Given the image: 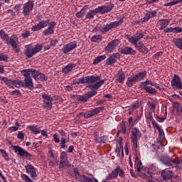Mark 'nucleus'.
Masks as SVG:
<instances>
[{"label":"nucleus","mask_w":182,"mask_h":182,"mask_svg":"<svg viewBox=\"0 0 182 182\" xmlns=\"http://www.w3.org/2000/svg\"><path fill=\"white\" fill-rule=\"evenodd\" d=\"M122 22L123 19L121 18L118 21H114L110 23L106 24L105 27H102L101 28V32H102L103 33H106V32H109L110 29H113L114 28H117V26H120Z\"/></svg>","instance_id":"obj_7"},{"label":"nucleus","mask_w":182,"mask_h":182,"mask_svg":"<svg viewBox=\"0 0 182 182\" xmlns=\"http://www.w3.org/2000/svg\"><path fill=\"white\" fill-rule=\"evenodd\" d=\"M144 35L142 33H137L135 36H132L130 35H127L126 38L128 39L129 42H131L132 45H137V42L143 38Z\"/></svg>","instance_id":"obj_14"},{"label":"nucleus","mask_w":182,"mask_h":182,"mask_svg":"<svg viewBox=\"0 0 182 182\" xmlns=\"http://www.w3.org/2000/svg\"><path fill=\"white\" fill-rule=\"evenodd\" d=\"M76 65L73 63L68 64L67 66L63 68L62 72L65 73V75H68V73H70L72 72L73 68H75Z\"/></svg>","instance_id":"obj_28"},{"label":"nucleus","mask_w":182,"mask_h":182,"mask_svg":"<svg viewBox=\"0 0 182 182\" xmlns=\"http://www.w3.org/2000/svg\"><path fill=\"white\" fill-rule=\"evenodd\" d=\"M0 80H2V82H4L6 85H9V83H12V80L8 79L6 77H0Z\"/></svg>","instance_id":"obj_57"},{"label":"nucleus","mask_w":182,"mask_h":182,"mask_svg":"<svg viewBox=\"0 0 182 182\" xmlns=\"http://www.w3.org/2000/svg\"><path fill=\"white\" fill-rule=\"evenodd\" d=\"M134 76L137 82H141V80H143V79H144L145 76H147V71L144 70L143 72H140L136 74Z\"/></svg>","instance_id":"obj_33"},{"label":"nucleus","mask_w":182,"mask_h":182,"mask_svg":"<svg viewBox=\"0 0 182 182\" xmlns=\"http://www.w3.org/2000/svg\"><path fill=\"white\" fill-rule=\"evenodd\" d=\"M86 14V9H82L79 12L76 14L77 18H83Z\"/></svg>","instance_id":"obj_49"},{"label":"nucleus","mask_w":182,"mask_h":182,"mask_svg":"<svg viewBox=\"0 0 182 182\" xmlns=\"http://www.w3.org/2000/svg\"><path fill=\"white\" fill-rule=\"evenodd\" d=\"M38 80H41V82H46V80H48V76L42 73H40Z\"/></svg>","instance_id":"obj_52"},{"label":"nucleus","mask_w":182,"mask_h":182,"mask_svg":"<svg viewBox=\"0 0 182 182\" xmlns=\"http://www.w3.org/2000/svg\"><path fill=\"white\" fill-rule=\"evenodd\" d=\"M27 174H29L32 180H36L38 175L36 174V168L33 165L28 164L25 166Z\"/></svg>","instance_id":"obj_11"},{"label":"nucleus","mask_w":182,"mask_h":182,"mask_svg":"<svg viewBox=\"0 0 182 182\" xmlns=\"http://www.w3.org/2000/svg\"><path fill=\"white\" fill-rule=\"evenodd\" d=\"M91 41L92 42H100V41H102V36H94L92 37Z\"/></svg>","instance_id":"obj_55"},{"label":"nucleus","mask_w":182,"mask_h":182,"mask_svg":"<svg viewBox=\"0 0 182 182\" xmlns=\"http://www.w3.org/2000/svg\"><path fill=\"white\" fill-rule=\"evenodd\" d=\"M120 58V54L119 53H114L111 55L107 60H106V65L111 66V65H114L117 61L116 59H119Z\"/></svg>","instance_id":"obj_17"},{"label":"nucleus","mask_w":182,"mask_h":182,"mask_svg":"<svg viewBox=\"0 0 182 182\" xmlns=\"http://www.w3.org/2000/svg\"><path fill=\"white\" fill-rule=\"evenodd\" d=\"M171 85L173 89L174 87H176L177 89H178V90H182V81L181 78L178 75H173V77L171 80Z\"/></svg>","instance_id":"obj_9"},{"label":"nucleus","mask_w":182,"mask_h":182,"mask_svg":"<svg viewBox=\"0 0 182 182\" xmlns=\"http://www.w3.org/2000/svg\"><path fill=\"white\" fill-rule=\"evenodd\" d=\"M0 38L3 40L5 41L6 42L8 38H9V36H8V35H6V33H5V31H4V30H0Z\"/></svg>","instance_id":"obj_47"},{"label":"nucleus","mask_w":182,"mask_h":182,"mask_svg":"<svg viewBox=\"0 0 182 182\" xmlns=\"http://www.w3.org/2000/svg\"><path fill=\"white\" fill-rule=\"evenodd\" d=\"M120 43V41L119 39H115L109 42L107 46H117Z\"/></svg>","instance_id":"obj_51"},{"label":"nucleus","mask_w":182,"mask_h":182,"mask_svg":"<svg viewBox=\"0 0 182 182\" xmlns=\"http://www.w3.org/2000/svg\"><path fill=\"white\" fill-rule=\"evenodd\" d=\"M27 128L33 134H39L41 133V130L38 129V125L36 124L28 125Z\"/></svg>","instance_id":"obj_29"},{"label":"nucleus","mask_w":182,"mask_h":182,"mask_svg":"<svg viewBox=\"0 0 182 182\" xmlns=\"http://www.w3.org/2000/svg\"><path fill=\"white\" fill-rule=\"evenodd\" d=\"M0 62H8V55L0 53Z\"/></svg>","instance_id":"obj_56"},{"label":"nucleus","mask_w":182,"mask_h":182,"mask_svg":"<svg viewBox=\"0 0 182 182\" xmlns=\"http://www.w3.org/2000/svg\"><path fill=\"white\" fill-rule=\"evenodd\" d=\"M160 161L166 167H173V159L168 156H164Z\"/></svg>","instance_id":"obj_20"},{"label":"nucleus","mask_w":182,"mask_h":182,"mask_svg":"<svg viewBox=\"0 0 182 182\" xmlns=\"http://www.w3.org/2000/svg\"><path fill=\"white\" fill-rule=\"evenodd\" d=\"M136 49L141 53H149V48H147L146 46H136Z\"/></svg>","instance_id":"obj_44"},{"label":"nucleus","mask_w":182,"mask_h":182,"mask_svg":"<svg viewBox=\"0 0 182 182\" xmlns=\"http://www.w3.org/2000/svg\"><path fill=\"white\" fill-rule=\"evenodd\" d=\"M11 85H14L15 87L19 89L21 87H23V81L19 80H11Z\"/></svg>","instance_id":"obj_36"},{"label":"nucleus","mask_w":182,"mask_h":182,"mask_svg":"<svg viewBox=\"0 0 182 182\" xmlns=\"http://www.w3.org/2000/svg\"><path fill=\"white\" fill-rule=\"evenodd\" d=\"M69 160L68 154L65 151H62L60 155V161Z\"/></svg>","instance_id":"obj_46"},{"label":"nucleus","mask_w":182,"mask_h":182,"mask_svg":"<svg viewBox=\"0 0 182 182\" xmlns=\"http://www.w3.org/2000/svg\"><path fill=\"white\" fill-rule=\"evenodd\" d=\"M31 73H32V68L24 69L21 71V75H22V76H24L25 79L31 78Z\"/></svg>","instance_id":"obj_34"},{"label":"nucleus","mask_w":182,"mask_h":182,"mask_svg":"<svg viewBox=\"0 0 182 182\" xmlns=\"http://www.w3.org/2000/svg\"><path fill=\"white\" fill-rule=\"evenodd\" d=\"M55 26H56V23L55 21H52L48 24V27L46 29L43 33L45 36H48V35H52L55 29Z\"/></svg>","instance_id":"obj_19"},{"label":"nucleus","mask_w":182,"mask_h":182,"mask_svg":"<svg viewBox=\"0 0 182 182\" xmlns=\"http://www.w3.org/2000/svg\"><path fill=\"white\" fill-rule=\"evenodd\" d=\"M0 152L1 153L2 157L6 160V161H9V156H8V154L5 151L4 149H0Z\"/></svg>","instance_id":"obj_54"},{"label":"nucleus","mask_w":182,"mask_h":182,"mask_svg":"<svg viewBox=\"0 0 182 182\" xmlns=\"http://www.w3.org/2000/svg\"><path fill=\"white\" fill-rule=\"evenodd\" d=\"M49 166L51 167L55 166V164H58V161H56V158L55 159H49Z\"/></svg>","instance_id":"obj_59"},{"label":"nucleus","mask_w":182,"mask_h":182,"mask_svg":"<svg viewBox=\"0 0 182 182\" xmlns=\"http://www.w3.org/2000/svg\"><path fill=\"white\" fill-rule=\"evenodd\" d=\"M80 114H82V116H84L85 119H90V117H93V116H95L93 114V111H92V110H90L85 113H80Z\"/></svg>","instance_id":"obj_40"},{"label":"nucleus","mask_w":182,"mask_h":182,"mask_svg":"<svg viewBox=\"0 0 182 182\" xmlns=\"http://www.w3.org/2000/svg\"><path fill=\"white\" fill-rule=\"evenodd\" d=\"M17 138L19 139L21 141H23L25 139V134H23L22 132H19L17 135Z\"/></svg>","instance_id":"obj_61"},{"label":"nucleus","mask_w":182,"mask_h":182,"mask_svg":"<svg viewBox=\"0 0 182 182\" xmlns=\"http://www.w3.org/2000/svg\"><path fill=\"white\" fill-rule=\"evenodd\" d=\"M21 177L26 182H33L32 179H31V178H29L26 174H23Z\"/></svg>","instance_id":"obj_63"},{"label":"nucleus","mask_w":182,"mask_h":182,"mask_svg":"<svg viewBox=\"0 0 182 182\" xmlns=\"http://www.w3.org/2000/svg\"><path fill=\"white\" fill-rule=\"evenodd\" d=\"M159 172V168L156 167V164H151L149 168V171L148 175H145V178L146 180V181L148 182H153V175L151 173H154V174H156V173Z\"/></svg>","instance_id":"obj_8"},{"label":"nucleus","mask_w":182,"mask_h":182,"mask_svg":"<svg viewBox=\"0 0 182 182\" xmlns=\"http://www.w3.org/2000/svg\"><path fill=\"white\" fill-rule=\"evenodd\" d=\"M121 177V178H124V171L120 169V166H117V168L113 170L109 175L106 177L105 180L107 181L113 180L114 178H117V177Z\"/></svg>","instance_id":"obj_4"},{"label":"nucleus","mask_w":182,"mask_h":182,"mask_svg":"<svg viewBox=\"0 0 182 182\" xmlns=\"http://www.w3.org/2000/svg\"><path fill=\"white\" fill-rule=\"evenodd\" d=\"M23 87H26V89H28L29 90H33L35 89V87L33 86V80H32V77L24 78Z\"/></svg>","instance_id":"obj_18"},{"label":"nucleus","mask_w":182,"mask_h":182,"mask_svg":"<svg viewBox=\"0 0 182 182\" xmlns=\"http://www.w3.org/2000/svg\"><path fill=\"white\" fill-rule=\"evenodd\" d=\"M159 23L160 25V30L166 29L168 24L170 23V20L168 19H161L159 21Z\"/></svg>","instance_id":"obj_30"},{"label":"nucleus","mask_w":182,"mask_h":182,"mask_svg":"<svg viewBox=\"0 0 182 182\" xmlns=\"http://www.w3.org/2000/svg\"><path fill=\"white\" fill-rule=\"evenodd\" d=\"M10 95L11 96H17V97H21L22 94L21 93V91H19L18 90H15L10 92Z\"/></svg>","instance_id":"obj_53"},{"label":"nucleus","mask_w":182,"mask_h":182,"mask_svg":"<svg viewBox=\"0 0 182 182\" xmlns=\"http://www.w3.org/2000/svg\"><path fill=\"white\" fill-rule=\"evenodd\" d=\"M114 5L113 4H109L107 6H99L95 9V11H97V14H107V12H110L112 9H113Z\"/></svg>","instance_id":"obj_15"},{"label":"nucleus","mask_w":182,"mask_h":182,"mask_svg":"<svg viewBox=\"0 0 182 182\" xmlns=\"http://www.w3.org/2000/svg\"><path fill=\"white\" fill-rule=\"evenodd\" d=\"M173 42L175 43L176 46H182V38H173Z\"/></svg>","instance_id":"obj_50"},{"label":"nucleus","mask_w":182,"mask_h":182,"mask_svg":"<svg viewBox=\"0 0 182 182\" xmlns=\"http://www.w3.org/2000/svg\"><path fill=\"white\" fill-rule=\"evenodd\" d=\"M50 21L49 20H46V21H41L38 23V24L40 25V28L41 29H43V28H46V26H48V25H49Z\"/></svg>","instance_id":"obj_45"},{"label":"nucleus","mask_w":182,"mask_h":182,"mask_svg":"<svg viewBox=\"0 0 182 182\" xmlns=\"http://www.w3.org/2000/svg\"><path fill=\"white\" fill-rule=\"evenodd\" d=\"M147 85H148L147 81L145 80L144 82H140L139 87L143 88L144 90L146 92V93H149L150 95H154L157 94V90H156V89L151 87H149Z\"/></svg>","instance_id":"obj_13"},{"label":"nucleus","mask_w":182,"mask_h":182,"mask_svg":"<svg viewBox=\"0 0 182 182\" xmlns=\"http://www.w3.org/2000/svg\"><path fill=\"white\" fill-rule=\"evenodd\" d=\"M177 4H182V0H173L171 2L164 4V6H173V5H177Z\"/></svg>","instance_id":"obj_41"},{"label":"nucleus","mask_w":182,"mask_h":182,"mask_svg":"<svg viewBox=\"0 0 182 182\" xmlns=\"http://www.w3.org/2000/svg\"><path fill=\"white\" fill-rule=\"evenodd\" d=\"M82 179L80 180L81 182H93V179L86 176L85 175H81Z\"/></svg>","instance_id":"obj_48"},{"label":"nucleus","mask_w":182,"mask_h":182,"mask_svg":"<svg viewBox=\"0 0 182 182\" xmlns=\"http://www.w3.org/2000/svg\"><path fill=\"white\" fill-rule=\"evenodd\" d=\"M33 9V2L32 1H29L28 2L23 4V14L25 16L29 15L31 11Z\"/></svg>","instance_id":"obj_16"},{"label":"nucleus","mask_w":182,"mask_h":182,"mask_svg":"<svg viewBox=\"0 0 182 182\" xmlns=\"http://www.w3.org/2000/svg\"><path fill=\"white\" fill-rule=\"evenodd\" d=\"M41 29H42V28H41V26H40L39 23H38L37 25L33 26L31 27V31H33V32H36L38 31H41Z\"/></svg>","instance_id":"obj_60"},{"label":"nucleus","mask_w":182,"mask_h":182,"mask_svg":"<svg viewBox=\"0 0 182 182\" xmlns=\"http://www.w3.org/2000/svg\"><path fill=\"white\" fill-rule=\"evenodd\" d=\"M135 168L138 173L141 171V168H143V164H141V161L139 160V156H136L135 157Z\"/></svg>","instance_id":"obj_31"},{"label":"nucleus","mask_w":182,"mask_h":182,"mask_svg":"<svg viewBox=\"0 0 182 182\" xmlns=\"http://www.w3.org/2000/svg\"><path fill=\"white\" fill-rule=\"evenodd\" d=\"M103 110H105V107H99L94 109H92L94 116L96 114H99V113L103 112Z\"/></svg>","instance_id":"obj_43"},{"label":"nucleus","mask_w":182,"mask_h":182,"mask_svg":"<svg viewBox=\"0 0 182 182\" xmlns=\"http://www.w3.org/2000/svg\"><path fill=\"white\" fill-rule=\"evenodd\" d=\"M146 119L147 120L153 121V112H149L146 115H145Z\"/></svg>","instance_id":"obj_62"},{"label":"nucleus","mask_w":182,"mask_h":182,"mask_svg":"<svg viewBox=\"0 0 182 182\" xmlns=\"http://www.w3.org/2000/svg\"><path fill=\"white\" fill-rule=\"evenodd\" d=\"M96 14H97V11H96V9L94 10H91L87 14L85 18L87 19H93V18H95V15H96Z\"/></svg>","instance_id":"obj_38"},{"label":"nucleus","mask_w":182,"mask_h":182,"mask_svg":"<svg viewBox=\"0 0 182 182\" xmlns=\"http://www.w3.org/2000/svg\"><path fill=\"white\" fill-rule=\"evenodd\" d=\"M141 106V101L136 100L134 102L133 104H132L129 107H128V110H132V112H134V110L139 109Z\"/></svg>","instance_id":"obj_27"},{"label":"nucleus","mask_w":182,"mask_h":182,"mask_svg":"<svg viewBox=\"0 0 182 182\" xmlns=\"http://www.w3.org/2000/svg\"><path fill=\"white\" fill-rule=\"evenodd\" d=\"M41 50H42V46H35L33 48L32 47L28 46L25 50L24 55L29 59L34 55H36V53H38V52H41Z\"/></svg>","instance_id":"obj_5"},{"label":"nucleus","mask_w":182,"mask_h":182,"mask_svg":"<svg viewBox=\"0 0 182 182\" xmlns=\"http://www.w3.org/2000/svg\"><path fill=\"white\" fill-rule=\"evenodd\" d=\"M43 107L48 110H50L52 109V102H53V97L48 94H43Z\"/></svg>","instance_id":"obj_6"},{"label":"nucleus","mask_w":182,"mask_h":182,"mask_svg":"<svg viewBox=\"0 0 182 182\" xmlns=\"http://www.w3.org/2000/svg\"><path fill=\"white\" fill-rule=\"evenodd\" d=\"M106 59V55H100L97 57L94 61H93V65H98V63H100V62H102V60H105Z\"/></svg>","instance_id":"obj_39"},{"label":"nucleus","mask_w":182,"mask_h":182,"mask_svg":"<svg viewBox=\"0 0 182 182\" xmlns=\"http://www.w3.org/2000/svg\"><path fill=\"white\" fill-rule=\"evenodd\" d=\"M71 166H72V164H70V163H69V160L60 161V164H59L60 170H63V168H65V167H71Z\"/></svg>","instance_id":"obj_35"},{"label":"nucleus","mask_w":182,"mask_h":182,"mask_svg":"<svg viewBox=\"0 0 182 182\" xmlns=\"http://www.w3.org/2000/svg\"><path fill=\"white\" fill-rule=\"evenodd\" d=\"M106 79L101 80L97 81L96 82H94V85H90L87 86V87H90L92 89V91H89L87 92V97H88V100L90 99V97H93V96H96L97 95V90L98 89H100L103 85H105V82H106Z\"/></svg>","instance_id":"obj_2"},{"label":"nucleus","mask_w":182,"mask_h":182,"mask_svg":"<svg viewBox=\"0 0 182 182\" xmlns=\"http://www.w3.org/2000/svg\"><path fill=\"white\" fill-rule=\"evenodd\" d=\"M6 42L8 43V45H11V46H16L18 45V37L16 36L9 37Z\"/></svg>","instance_id":"obj_25"},{"label":"nucleus","mask_w":182,"mask_h":182,"mask_svg":"<svg viewBox=\"0 0 182 182\" xmlns=\"http://www.w3.org/2000/svg\"><path fill=\"white\" fill-rule=\"evenodd\" d=\"M126 79V75L122 70L118 71V73L117 74L116 80L118 83H123L124 82V80Z\"/></svg>","instance_id":"obj_24"},{"label":"nucleus","mask_w":182,"mask_h":182,"mask_svg":"<svg viewBox=\"0 0 182 182\" xmlns=\"http://www.w3.org/2000/svg\"><path fill=\"white\" fill-rule=\"evenodd\" d=\"M75 48H76V46H65L62 48V51L66 54V53H69V52H70V50H73V49H75Z\"/></svg>","instance_id":"obj_42"},{"label":"nucleus","mask_w":182,"mask_h":182,"mask_svg":"<svg viewBox=\"0 0 182 182\" xmlns=\"http://www.w3.org/2000/svg\"><path fill=\"white\" fill-rule=\"evenodd\" d=\"M137 80L134 75H131L127 77L126 85L128 87H133V85L137 83Z\"/></svg>","instance_id":"obj_23"},{"label":"nucleus","mask_w":182,"mask_h":182,"mask_svg":"<svg viewBox=\"0 0 182 182\" xmlns=\"http://www.w3.org/2000/svg\"><path fill=\"white\" fill-rule=\"evenodd\" d=\"M174 176L172 171L165 168L161 172V177L163 181H168V180H173Z\"/></svg>","instance_id":"obj_12"},{"label":"nucleus","mask_w":182,"mask_h":182,"mask_svg":"<svg viewBox=\"0 0 182 182\" xmlns=\"http://www.w3.org/2000/svg\"><path fill=\"white\" fill-rule=\"evenodd\" d=\"M40 75L41 72L38 71V70L31 68V76L33 77L35 80H39Z\"/></svg>","instance_id":"obj_37"},{"label":"nucleus","mask_w":182,"mask_h":182,"mask_svg":"<svg viewBox=\"0 0 182 182\" xmlns=\"http://www.w3.org/2000/svg\"><path fill=\"white\" fill-rule=\"evenodd\" d=\"M119 50L123 55H136V51L130 47L119 48Z\"/></svg>","instance_id":"obj_21"},{"label":"nucleus","mask_w":182,"mask_h":182,"mask_svg":"<svg viewBox=\"0 0 182 182\" xmlns=\"http://www.w3.org/2000/svg\"><path fill=\"white\" fill-rule=\"evenodd\" d=\"M73 97H75V99H76L78 102H81L82 103H86V102L89 100L87 94H85L83 95H74Z\"/></svg>","instance_id":"obj_26"},{"label":"nucleus","mask_w":182,"mask_h":182,"mask_svg":"<svg viewBox=\"0 0 182 182\" xmlns=\"http://www.w3.org/2000/svg\"><path fill=\"white\" fill-rule=\"evenodd\" d=\"M152 125L154 126V127L155 129H157V130H160V125H159V124H157V122H156V120L153 119L151 121Z\"/></svg>","instance_id":"obj_64"},{"label":"nucleus","mask_w":182,"mask_h":182,"mask_svg":"<svg viewBox=\"0 0 182 182\" xmlns=\"http://www.w3.org/2000/svg\"><path fill=\"white\" fill-rule=\"evenodd\" d=\"M127 132V127H126V122L122 120L119 124V130H118V133H122V134H126Z\"/></svg>","instance_id":"obj_32"},{"label":"nucleus","mask_w":182,"mask_h":182,"mask_svg":"<svg viewBox=\"0 0 182 182\" xmlns=\"http://www.w3.org/2000/svg\"><path fill=\"white\" fill-rule=\"evenodd\" d=\"M100 75L95 76V75H88L84 77L79 78L78 80H73L74 85H92L93 83H96L98 80H100Z\"/></svg>","instance_id":"obj_1"},{"label":"nucleus","mask_w":182,"mask_h":182,"mask_svg":"<svg viewBox=\"0 0 182 182\" xmlns=\"http://www.w3.org/2000/svg\"><path fill=\"white\" fill-rule=\"evenodd\" d=\"M156 15H157V11H147L146 16L142 18V22H147V21L151 19V18H154Z\"/></svg>","instance_id":"obj_22"},{"label":"nucleus","mask_w":182,"mask_h":182,"mask_svg":"<svg viewBox=\"0 0 182 182\" xmlns=\"http://www.w3.org/2000/svg\"><path fill=\"white\" fill-rule=\"evenodd\" d=\"M12 147L13 150H14V152L18 153V156L21 157H26V159H28V157H32V154L26 151V150L22 149V147L16 145H14Z\"/></svg>","instance_id":"obj_10"},{"label":"nucleus","mask_w":182,"mask_h":182,"mask_svg":"<svg viewBox=\"0 0 182 182\" xmlns=\"http://www.w3.org/2000/svg\"><path fill=\"white\" fill-rule=\"evenodd\" d=\"M131 141L133 144L134 149L136 150L137 149V143L139 140L141 139V131L137 127H134L131 130Z\"/></svg>","instance_id":"obj_3"},{"label":"nucleus","mask_w":182,"mask_h":182,"mask_svg":"<svg viewBox=\"0 0 182 182\" xmlns=\"http://www.w3.org/2000/svg\"><path fill=\"white\" fill-rule=\"evenodd\" d=\"M116 49V47L114 46H106L105 48V50L108 52V53H112V52H114Z\"/></svg>","instance_id":"obj_58"}]
</instances>
